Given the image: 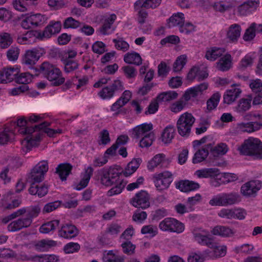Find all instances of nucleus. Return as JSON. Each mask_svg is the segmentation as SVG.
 I'll use <instances>...</instances> for the list:
<instances>
[{
    "label": "nucleus",
    "mask_w": 262,
    "mask_h": 262,
    "mask_svg": "<svg viewBox=\"0 0 262 262\" xmlns=\"http://www.w3.org/2000/svg\"><path fill=\"white\" fill-rule=\"evenodd\" d=\"M102 259L103 262H124V256L116 255L112 250L103 253Z\"/></svg>",
    "instance_id": "obj_39"
},
{
    "label": "nucleus",
    "mask_w": 262,
    "mask_h": 262,
    "mask_svg": "<svg viewBox=\"0 0 262 262\" xmlns=\"http://www.w3.org/2000/svg\"><path fill=\"white\" fill-rule=\"evenodd\" d=\"M261 123L258 122H249L248 123H242L239 124L240 127L244 132L252 133L259 130L261 127Z\"/></svg>",
    "instance_id": "obj_47"
},
{
    "label": "nucleus",
    "mask_w": 262,
    "mask_h": 262,
    "mask_svg": "<svg viewBox=\"0 0 262 262\" xmlns=\"http://www.w3.org/2000/svg\"><path fill=\"white\" fill-rule=\"evenodd\" d=\"M248 98H242L239 101L237 106L238 112H246L250 108L252 96V95H248Z\"/></svg>",
    "instance_id": "obj_50"
},
{
    "label": "nucleus",
    "mask_w": 262,
    "mask_h": 262,
    "mask_svg": "<svg viewBox=\"0 0 262 262\" xmlns=\"http://www.w3.org/2000/svg\"><path fill=\"white\" fill-rule=\"evenodd\" d=\"M34 36L33 31H28L23 36H18L17 38V42L21 45L30 43L31 42V38Z\"/></svg>",
    "instance_id": "obj_59"
},
{
    "label": "nucleus",
    "mask_w": 262,
    "mask_h": 262,
    "mask_svg": "<svg viewBox=\"0 0 262 262\" xmlns=\"http://www.w3.org/2000/svg\"><path fill=\"white\" fill-rule=\"evenodd\" d=\"M200 229L198 228L193 230L192 233L195 240L201 245H206L207 246L210 245V242L213 239L206 235L202 234L200 232Z\"/></svg>",
    "instance_id": "obj_36"
},
{
    "label": "nucleus",
    "mask_w": 262,
    "mask_h": 262,
    "mask_svg": "<svg viewBox=\"0 0 262 262\" xmlns=\"http://www.w3.org/2000/svg\"><path fill=\"white\" fill-rule=\"evenodd\" d=\"M161 0H138L135 3V8L138 7L146 9L156 8L161 3Z\"/></svg>",
    "instance_id": "obj_31"
},
{
    "label": "nucleus",
    "mask_w": 262,
    "mask_h": 262,
    "mask_svg": "<svg viewBox=\"0 0 262 262\" xmlns=\"http://www.w3.org/2000/svg\"><path fill=\"white\" fill-rule=\"evenodd\" d=\"M155 139V134L150 132L145 135L140 141V146L141 147H148L150 146Z\"/></svg>",
    "instance_id": "obj_55"
},
{
    "label": "nucleus",
    "mask_w": 262,
    "mask_h": 262,
    "mask_svg": "<svg viewBox=\"0 0 262 262\" xmlns=\"http://www.w3.org/2000/svg\"><path fill=\"white\" fill-rule=\"evenodd\" d=\"M61 28L60 21H52L45 28L41 35L43 37L50 38L52 35L59 33Z\"/></svg>",
    "instance_id": "obj_24"
},
{
    "label": "nucleus",
    "mask_w": 262,
    "mask_h": 262,
    "mask_svg": "<svg viewBox=\"0 0 262 262\" xmlns=\"http://www.w3.org/2000/svg\"><path fill=\"white\" fill-rule=\"evenodd\" d=\"M262 187V183L259 180L250 181L244 184L241 189L242 193L250 196L256 193Z\"/></svg>",
    "instance_id": "obj_15"
},
{
    "label": "nucleus",
    "mask_w": 262,
    "mask_h": 262,
    "mask_svg": "<svg viewBox=\"0 0 262 262\" xmlns=\"http://www.w3.org/2000/svg\"><path fill=\"white\" fill-rule=\"evenodd\" d=\"M124 89L122 82L120 80H115L112 85L104 87L99 93L98 95L103 99L113 97L115 93L121 92Z\"/></svg>",
    "instance_id": "obj_12"
},
{
    "label": "nucleus",
    "mask_w": 262,
    "mask_h": 262,
    "mask_svg": "<svg viewBox=\"0 0 262 262\" xmlns=\"http://www.w3.org/2000/svg\"><path fill=\"white\" fill-rule=\"evenodd\" d=\"M38 71L39 74L42 75L50 81H52L54 86H59L63 84L65 81L64 78L62 77V73L60 69L48 61L42 62L39 66Z\"/></svg>",
    "instance_id": "obj_2"
},
{
    "label": "nucleus",
    "mask_w": 262,
    "mask_h": 262,
    "mask_svg": "<svg viewBox=\"0 0 262 262\" xmlns=\"http://www.w3.org/2000/svg\"><path fill=\"white\" fill-rule=\"evenodd\" d=\"M153 178L155 186L160 191L168 188L172 182V174L169 171L155 173Z\"/></svg>",
    "instance_id": "obj_11"
},
{
    "label": "nucleus",
    "mask_w": 262,
    "mask_h": 262,
    "mask_svg": "<svg viewBox=\"0 0 262 262\" xmlns=\"http://www.w3.org/2000/svg\"><path fill=\"white\" fill-rule=\"evenodd\" d=\"M159 228L163 231L180 233L184 230L185 225L174 218L166 217L159 223Z\"/></svg>",
    "instance_id": "obj_8"
},
{
    "label": "nucleus",
    "mask_w": 262,
    "mask_h": 262,
    "mask_svg": "<svg viewBox=\"0 0 262 262\" xmlns=\"http://www.w3.org/2000/svg\"><path fill=\"white\" fill-rule=\"evenodd\" d=\"M255 23L251 24L250 26L247 28L243 35V39L245 41H250L255 36V31L254 30Z\"/></svg>",
    "instance_id": "obj_60"
},
{
    "label": "nucleus",
    "mask_w": 262,
    "mask_h": 262,
    "mask_svg": "<svg viewBox=\"0 0 262 262\" xmlns=\"http://www.w3.org/2000/svg\"><path fill=\"white\" fill-rule=\"evenodd\" d=\"M219 174V170L217 168H211L198 170L195 171V174L199 178H208L217 176Z\"/></svg>",
    "instance_id": "obj_41"
},
{
    "label": "nucleus",
    "mask_w": 262,
    "mask_h": 262,
    "mask_svg": "<svg viewBox=\"0 0 262 262\" xmlns=\"http://www.w3.org/2000/svg\"><path fill=\"white\" fill-rule=\"evenodd\" d=\"M211 149V144H208L204 147L198 150L194 154L192 159L194 164L198 163L203 161L209 154V150Z\"/></svg>",
    "instance_id": "obj_30"
},
{
    "label": "nucleus",
    "mask_w": 262,
    "mask_h": 262,
    "mask_svg": "<svg viewBox=\"0 0 262 262\" xmlns=\"http://www.w3.org/2000/svg\"><path fill=\"white\" fill-rule=\"evenodd\" d=\"M13 131L8 127H5L0 131V144H5L10 141L14 136Z\"/></svg>",
    "instance_id": "obj_40"
},
{
    "label": "nucleus",
    "mask_w": 262,
    "mask_h": 262,
    "mask_svg": "<svg viewBox=\"0 0 262 262\" xmlns=\"http://www.w3.org/2000/svg\"><path fill=\"white\" fill-rule=\"evenodd\" d=\"M39 58V52L37 49L28 50L23 55L22 62L25 64L32 67L36 64Z\"/></svg>",
    "instance_id": "obj_19"
},
{
    "label": "nucleus",
    "mask_w": 262,
    "mask_h": 262,
    "mask_svg": "<svg viewBox=\"0 0 262 262\" xmlns=\"http://www.w3.org/2000/svg\"><path fill=\"white\" fill-rule=\"evenodd\" d=\"M28 191L32 195H37L38 197L42 198L48 193V186L46 184L39 186L35 183H32Z\"/></svg>",
    "instance_id": "obj_26"
},
{
    "label": "nucleus",
    "mask_w": 262,
    "mask_h": 262,
    "mask_svg": "<svg viewBox=\"0 0 262 262\" xmlns=\"http://www.w3.org/2000/svg\"><path fill=\"white\" fill-rule=\"evenodd\" d=\"M152 129L151 123H144L138 125L133 129V135L134 138H139L143 136L146 133L150 131Z\"/></svg>",
    "instance_id": "obj_34"
},
{
    "label": "nucleus",
    "mask_w": 262,
    "mask_h": 262,
    "mask_svg": "<svg viewBox=\"0 0 262 262\" xmlns=\"http://www.w3.org/2000/svg\"><path fill=\"white\" fill-rule=\"evenodd\" d=\"M236 84H233L231 89L226 91L224 95V103L230 104L235 101L239 97L242 90L239 88H235Z\"/></svg>",
    "instance_id": "obj_22"
},
{
    "label": "nucleus",
    "mask_w": 262,
    "mask_h": 262,
    "mask_svg": "<svg viewBox=\"0 0 262 262\" xmlns=\"http://www.w3.org/2000/svg\"><path fill=\"white\" fill-rule=\"evenodd\" d=\"M41 117L38 115H32L28 118L21 117L19 118L17 122H13L12 124L14 126V131L17 130V133L21 135H28L30 137L33 133L35 132V125L30 126L31 124L38 122Z\"/></svg>",
    "instance_id": "obj_5"
},
{
    "label": "nucleus",
    "mask_w": 262,
    "mask_h": 262,
    "mask_svg": "<svg viewBox=\"0 0 262 262\" xmlns=\"http://www.w3.org/2000/svg\"><path fill=\"white\" fill-rule=\"evenodd\" d=\"M211 233L215 235L227 237L233 236L235 231L228 226H216L213 228Z\"/></svg>",
    "instance_id": "obj_27"
},
{
    "label": "nucleus",
    "mask_w": 262,
    "mask_h": 262,
    "mask_svg": "<svg viewBox=\"0 0 262 262\" xmlns=\"http://www.w3.org/2000/svg\"><path fill=\"white\" fill-rule=\"evenodd\" d=\"M73 166L68 163H61L56 168L57 173L62 181L67 180L68 176L71 173Z\"/></svg>",
    "instance_id": "obj_25"
},
{
    "label": "nucleus",
    "mask_w": 262,
    "mask_h": 262,
    "mask_svg": "<svg viewBox=\"0 0 262 262\" xmlns=\"http://www.w3.org/2000/svg\"><path fill=\"white\" fill-rule=\"evenodd\" d=\"M231 64V56L230 54H226L220 59L217 67L222 71H226L230 68Z\"/></svg>",
    "instance_id": "obj_43"
},
{
    "label": "nucleus",
    "mask_w": 262,
    "mask_h": 262,
    "mask_svg": "<svg viewBox=\"0 0 262 262\" xmlns=\"http://www.w3.org/2000/svg\"><path fill=\"white\" fill-rule=\"evenodd\" d=\"M124 61L127 63L137 66L141 65L142 63L141 57L136 52L126 53L124 56Z\"/></svg>",
    "instance_id": "obj_37"
},
{
    "label": "nucleus",
    "mask_w": 262,
    "mask_h": 262,
    "mask_svg": "<svg viewBox=\"0 0 262 262\" xmlns=\"http://www.w3.org/2000/svg\"><path fill=\"white\" fill-rule=\"evenodd\" d=\"M141 162V160L139 158L134 159L127 164V167L125 168V170L124 171H122L121 172L123 173L125 177L130 176L138 169Z\"/></svg>",
    "instance_id": "obj_38"
},
{
    "label": "nucleus",
    "mask_w": 262,
    "mask_h": 262,
    "mask_svg": "<svg viewBox=\"0 0 262 262\" xmlns=\"http://www.w3.org/2000/svg\"><path fill=\"white\" fill-rule=\"evenodd\" d=\"M210 244L207 247L213 249V256L215 257H223L226 255L227 251L226 246H220L218 243L214 242L213 239L210 242Z\"/></svg>",
    "instance_id": "obj_33"
},
{
    "label": "nucleus",
    "mask_w": 262,
    "mask_h": 262,
    "mask_svg": "<svg viewBox=\"0 0 262 262\" xmlns=\"http://www.w3.org/2000/svg\"><path fill=\"white\" fill-rule=\"evenodd\" d=\"M37 0H13L14 8L19 11L24 12L27 10L28 5L36 4Z\"/></svg>",
    "instance_id": "obj_35"
},
{
    "label": "nucleus",
    "mask_w": 262,
    "mask_h": 262,
    "mask_svg": "<svg viewBox=\"0 0 262 262\" xmlns=\"http://www.w3.org/2000/svg\"><path fill=\"white\" fill-rule=\"evenodd\" d=\"M242 29L238 24L231 25L227 31V38L232 42L237 41L241 36Z\"/></svg>",
    "instance_id": "obj_29"
},
{
    "label": "nucleus",
    "mask_w": 262,
    "mask_h": 262,
    "mask_svg": "<svg viewBox=\"0 0 262 262\" xmlns=\"http://www.w3.org/2000/svg\"><path fill=\"white\" fill-rule=\"evenodd\" d=\"M186 62V57L185 55H181L178 57L173 64V70L175 72L180 71Z\"/></svg>",
    "instance_id": "obj_57"
},
{
    "label": "nucleus",
    "mask_w": 262,
    "mask_h": 262,
    "mask_svg": "<svg viewBox=\"0 0 262 262\" xmlns=\"http://www.w3.org/2000/svg\"><path fill=\"white\" fill-rule=\"evenodd\" d=\"M121 247L124 253L131 255L135 253L136 247L131 242L126 241L121 244Z\"/></svg>",
    "instance_id": "obj_58"
},
{
    "label": "nucleus",
    "mask_w": 262,
    "mask_h": 262,
    "mask_svg": "<svg viewBox=\"0 0 262 262\" xmlns=\"http://www.w3.org/2000/svg\"><path fill=\"white\" fill-rule=\"evenodd\" d=\"M239 196L236 193H224L214 196L209 201L211 206H227L239 202Z\"/></svg>",
    "instance_id": "obj_7"
},
{
    "label": "nucleus",
    "mask_w": 262,
    "mask_h": 262,
    "mask_svg": "<svg viewBox=\"0 0 262 262\" xmlns=\"http://www.w3.org/2000/svg\"><path fill=\"white\" fill-rule=\"evenodd\" d=\"M19 70L13 67H5L0 70V83H7L14 80Z\"/></svg>",
    "instance_id": "obj_16"
},
{
    "label": "nucleus",
    "mask_w": 262,
    "mask_h": 262,
    "mask_svg": "<svg viewBox=\"0 0 262 262\" xmlns=\"http://www.w3.org/2000/svg\"><path fill=\"white\" fill-rule=\"evenodd\" d=\"M50 125V123L44 121L38 125H35V132H37L34 135H32L30 137H27L28 144L31 146H37L40 141L41 137L44 134H47L50 137H54L56 134L62 133V129H54L47 128Z\"/></svg>",
    "instance_id": "obj_4"
},
{
    "label": "nucleus",
    "mask_w": 262,
    "mask_h": 262,
    "mask_svg": "<svg viewBox=\"0 0 262 262\" xmlns=\"http://www.w3.org/2000/svg\"><path fill=\"white\" fill-rule=\"evenodd\" d=\"M59 220H55L42 224L39 228V231L42 233H48L55 230L59 224Z\"/></svg>",
    "instance_id": "obj_45"
},
{
    "label": "nucleus",
    "mask_w": 262,
    "mask_h": 262,
    "mask_svg": "<svg viewBox=\"0 0 262 262\" xmlns=\"http://www.w3.org/2000/svg\"><path fill=\"white\" fill-rule=\"evenodd\" d=\"M249 86L254 94L253 97H252L253 105L262 104V82L261 80L256 79L252 80Z\"/></svg>",
    "instance_id": "obj_14"
},
{
    "label": "nucleus",
    "mask_w": 262,
    "mask_h": 262,
    "mask_svg": "<svg viewBox=\"0 0 262 262\" xmlns=\"http://www.w3.org/2000/svg\"><path fill=\"white\" fill-rule=\"evenodd\" d=\"M13 42V38L10 34L7 32L0 33V47L2 49L8 48Z\"/></svg>",
    "instance_id": "obj_51"
},
{
    "label": "nucleus",
    "mask_w": 262,
    "mask_h": 262,
    "mask_svg": "<svg viewBox=\"0 0 262 262\" xmlns=\"http://www.w3.org/2000/svg\"><path fill=\"white\" fill-rule=\"evenodd\" d=\"M170 163V160L165 158V155L163 154L156 155L154 157L149 161L148 163V168L149 170H152L158 165L161 167H167Z\"/></svg>",
    "instance_id": "obj_20"
},
{
    "label": "nucleus",
    "mask_w": 262,
    "mask_h": 262,
    "mask_svg": "<svg viewBox=\"0 0 262 262\" xmlns=\"http://www.w3.org/2000/svg\"><path fill=\"white\" fill-rule=\"evenodd\" d=\"M32 223L30 218H20L14 221L8 225V230L11 232L20 230L24 228L29 227Z\"/></svg>",
    "instance_id": "obj_21"
},
{
    "label": "nucleus",
    "mask_w": 262,
    "mask_h": 262,
    "mask_svg": "<svg viewBox=\"0 0 262 262\" xmlns=\"http://www.w3.org/2000/svg\"><path fill=\"white\" fill-rule=\"evenodd\" d=\"M175 134V129L173 126L166 127L162 134V140L165 143H169L173 138Z\"/></svg>",
    "instance_id": "obj_46"
},
{
    "label": "nucleus",
    "mask_w": 262,
    "mask_h": 262,
    "mask_svg": "<svg viewBox=\"0 0 262 262\" xmlns=\"http://www.w3.org/2000/svg\"><path fill=\"white\" fill-rule=\"evenodd\" d=\"M81 25V23L71 16L67 18L64 20L63 23V27L65 29H77L80 27Z\"/></svg>",
    "instance_id": "obj_56"
},
{
    "label": "nucleus",
    "mask_w": 262,
    "mask_h": 262,
    "mask_svg": "<svg viewBox=\"0 0 262 262\" xmlns=\"http://www.w3.org/2000/svg\"><path fill=\"white\" fill-rule=\"evenodd\" d=\"M64 66V71L66 73H70L77 69L79 64L77 61L71 59H63L61 58Z\"/></svg>",
    "instance_id": "obj_49"
},
{
    "label": "nucleus",
    "mask_w": 262,
    "mask_h": 262,
    "mask_svg": "<svg viewBox=\"0 0 262 262\" xmlns=\"http://www.w3.org/2000/svg\"><path fill=\"white\" fill-rule=\"evenodd\" d=\"M32 76L30 73H22L18 76H16L14 78L15 81L18 84H26L30 83L32 81Z\"/></svg>",
    "instance_id": "obj_54"
},
{
    "label": "nucleus",
    "mask_w": 262,
    "mask_h": 262,
    "mask_svg": "<svg viewBox=\"0 0 262 262\" xmlns=\"http://www.w3.org/2000/svg\"><path fill=\"white\" fill-rule=\"evenodd\" d=\"M47 17L40 13L26 16L21 21V26L25 29L40 27L47 22Z\"/></svg>",
    "instance_id": "obj_10"
},
{
    "label": "nucleus",
    "mask_w": 262,
    "mask_h": 262,
    "mask_svg": "<svg viewBox=\"0 0 262 262\" xmlns=\"http://www.w3.org/2000/svg\"><path fill=\"white\" fill-rule=\"evenodd\" d=\"M195 120L191 113H185L181 115L177 123L178 133L183 137L188 136Z\"/></svg>",
    "instance_id": "obj_6"
},
{
    "label": "nucleus",
    "mask_w": 262,
    "mask_h": 262,
    "mask_svg": "<svg viewBox=\"0 0 262 262\" xmlns=\"http://www.w3.org/2000/svg\"><path fill=\"white\" fill-rule=\"evenodd\" d=\"M225 52V50L222 48L210 47L206 50L205 57L208 60L214 61L222 56Z\"/></svg>",
    "instance_id": "obj_28"
},
{
    "label": "nucleus",
    "mask_w": 262,
    "mask_h": 262,
    "mask_svg": "<svg viewBox=\"0 0 262 262\" xmlns=\"http://www.w3.org/2000/svg\"><path fill=\"white\" fill-rule=\"evenodd\" d=\"M79 230L74 225L70 223L63 224L58 231V235L64 238L69 239L78 235Z\"/></svg>",
    "instance_id": "obj_17"
},
{
    "label": "nucleus",
    "mask_w": 262,
    "mask_h": 262,
    "mask_svg": "<svg viewBox=\"0 0 262 262\" xmlns=\"http://www.w3.org/2000/svg\"><path fill=\"white\" fill-rule=\"evenodd\" d=\"M158 76L162 77H166L170 70V67L164 61L161 62L158 65Z\"/></svg>",
    "instance_id": "obj_63"
},
{
    "label": "nucleus",
    "mask_w": 262,
    "mask_h": 262,
    "mask_svg": "<svg viewBox=\"0 0 262 262\" xmlns=\"http://www.w3.org/2000/svg\"><path fill=\"white\" fill-rule=\"evenodd\" d=\"M204 260V256L200 253L191 252L187 258L188 262H203Z\"/></svg>",
    "instance_id": "obj_64"
},
{
    "label": "nucleus",
    "mask_w": 262,
    "mask_h": 262,
    "mask_svg": "<svg viewBox=\"0 0 262 262\" xmlns=\"http://www.w3.org/2000/svg\"><path fill=\"white\" fill-rule=\"evenodd\" d=\"M238 149L241 155L251 156L254 159H262V142L257 138L245 140Z\"/></svg>",
    "instance_id": "obj_3"
},
{
    "label": "nucleus",
    "mask_w": 262,
    "mask_h": 262,
    "mask_svg": "<svg viewBox=\"0 0 262 262\" xmlns=\"http://www.w3.org/2000/svg\"><path fill=\"white\" fill-rule=\"evenodd\" d=\"M221 95L219 92L213 94L207 101V108L211 111L216 107L220 101Z\"/></svg>",
    "instance_id": "obj_53"
},
{
    "label": "nucleus",
    "mask_w": 262,
    "mask_h": 262,
    "mask_svg": "<svg viewBox=\"0 0 262 262\" xmlns=\"http://www.w3.org/2000/svg\"><path fill=\"white\" fill-rule=\"evenodd\" d=\"M178 94L174 91L163 92L157 97V100L159 102H167L177 98Z\"/></svg>",
    "instance_id": "obj_48"
},
{
    "label": "nucleus",
    "mask_w": 262,
    "mask_h": 262,
    "mask_svg": "<svg viewBox=\"0 0 262 262\" xmlns=\"http://www.w3.org/2000/svg\"><path fill=\"white\" fill-rule=\"evenodd\" d=\"M130 202L136 208L145 209L150 206L149 195L146 191L141 190L135 194Z\"/></svg>",
    "instance_id": "obj_13"
},
{
    "label": "nucleus",
    "mask_w": 262,
    "mask_h": 262,
    "mask_svg": "<svg viewBox=\"0 0 262 262\" xmlns=\"http://www.w3.org/2000/svg\"><path fill=\"white\" fill-rule=\"evenodd\" d=\"M117 19V16L115 14H112L104 20L103 25L99 28L100 32L103 35L107 34V31L111 28L112 25Z\"/></svg>",
    "instance_id": "obj_42"
},
{
    "label": "nucleus",
    "mask_w": 262,
    "mask_h": 262,
    "mask_svg": "<svg viewBox=\"0 0 262 262\" xmlns=\"http://www.w3.org/2000/svg\"><path fill=\"white\" fill-rule=\"evenodd\" d=\"M176 187L181 191L188 192L199 189L200 184L189 180H181L176 184Z\"/></svg>",
    "instance_id": "obj_23"
},
{
    "label": "nucleus",
    "mask_w": 262,
    "mask_h": 262,
    "mask_svg": "<svg viewBox=\"0 0 262 262\" xmlns=\"http://www.w3.org/2000/svg\"><path fill=\"white\" fill-rule=\"evenodd\" d=\"M80 248V246L79 244L71 242L64 246L63 250L66 253L70 254L78 252Z\"/></svg>",
    "instance_id": "obj_62"
},
{
    "label": "nucleus",
    "mask_w": 262,
    "mask_h": 262,
    "mask_svg": "<svg viewBox=\"0 0 262 262\" xmlns=\"http://www.w3.org/2000/svg\"><path fill=\"white\" fill-rule=\"evenodd\" d=\"M120 168L110 167L103 168L98 172L96 176L97 180L100 181V183L105 186L108 187L114 185L107 192L108 196L120 193L125 187L126 182L122 179V172Z\"/></svg>",
    "instance_id": "obj_1"
},
{
    "label": "nucleus",
    "mask_w": 262,
    "mask_h": 262,
    "mask_svg": "<svg viewBox=\"0 0 262 262\" xmlns=\"http://www.w3.org/2000/svg\"><path fill=\"white\" fill-rule=\"evenodd\" d=\"M57 245V242L53 240L42 239L38 241L35 245L36 249L46 251Z\"/></svg>",
    "instance_id": "obj_44"
},
{
    "label": "nucleus",
    "mask_w": 262,
    "mask_h": 262,
    "mask_svg": "<svg viewBox=\"0 0 262 262\" xmlns=\"http://www.w3.org/2000/svg\"><path fill=\"white\" fill-rule=\"evenodd\" d=\"M48 169L47 161H41L32 169L28 178L33 181V183L40 182L44 179L45 174L48 171Z\"/></svg>",
    "instance_id": "obj_9"
},
{
    "label": "nucleus",
    "mask_w": 262,
    "mask_h": 262,
    "mask_svg": "<svg viewBox=\"0 0 262 262\" xmlns=\"http://www.w3.org/2000/svg\"><path fill=\"white\" fill-rule=\"evenodd\" d=\"M210 150L213 157H217L219 155L225 154L228 151V148L226 144L220 143L213 148L211 146V149Z\"/></svg>",
    "instance_id": "obj_52"
},
{
    "label": "nucleus",
    "mask_w": 262,
    "mask_h": 262,
    "mask_svg": "<svg viewBox=\"0 0 262 262\" xmlns=\"http://www.w3.org/2000/svg\"><path fill=\"white\" fill-rule=\"evenodd\" d=\"M61 204V201H56L46 204L42 209L43 213L51 212L59 208Z\"/></svg>",
    "instance_id": "obj_61"
},
{
    "label": "nucleus",
    "mask_w": 262,
    "mask_h": 262,
    "mask_svg": "<svg viewBox=\"0 0 262 262\" xmlns=\"http://www.w3.org/2000/svg\"><path fill=\"white\" fill-rule=\"evenodd\" d=\"M208 88L207 82H203L193 88L187 90L183 96L186 101L189 100L191 97H196L199 95H202L204 91Z\"/></svg>",
    "instance_id": "obj_18"
},
{
    "label": "nucleus",
    "mask_w": 262,
    "mask_h": 262,
    "mask_svg": "<svg viewBox=\"0 0 262 262\" xmlns=\"http://www.w3.org/2000/svg\"><path fill=\"white\" fill-rule=\"evenodd\" d=\"M184 14L177 13L173 14L167 20V26L169 28L179 26V28L185 22Z\"/></svg>",
    "instance_id": "obj_32"
}]
</instances>
